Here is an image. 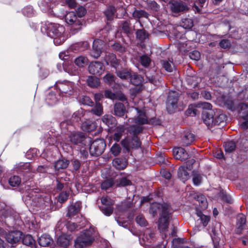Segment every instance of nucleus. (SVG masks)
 I'll list each match as a JSON object with an SVG mask.
<instances>
[{
    "label": "nucleus",
    "mask_w": 248,
    "mask_h": 248,
    "mask_svg": "<svg viewBox=\"0 0 248 248\" xmlns=\"http://www.w3.org/2000/svg\"><path fill=\"white\" fill-rule=\"evenodd\" d=\"M54 88L59 90L60 94L65 96L72 95L75 91V83L67 80L57 81Z\"/></svg>",
    "instance_id": "4"
},
{
    "label": "nucleus",
    "mask_w": 248,
    "mask_h": 248,
    "mask_svg": "<svg viewBox=\"0 0 248 248\" xmlns=\"http://www.w3.org/2000/svg\"><path fill=\"white\" fill-rule=\"evenodd\" d=\"M38 5L41 10L46 12L51 8V2L50 0H40Z\"/></svg>",
    "instance_id": "42"
},
{
    "label": "nucleus",
    "mask_w": 248,
    "mask_h": 248,
    "mask_svg": "<svg viewBox=\"0 0 248 248\" xmlns=\"http://www.w3.org/2000/svg\"><path fill=\"white\" fill-rule=\"evenodd\" d=\"M125 128L124 126H118L116 128V131L114 134V140L116 141H119L123 135V133L124 132Z\"/></svg>",
    "instance_id": "48"
},
{
    "label": "nucleus",
    "mask_w": 248,
    "mask_h": 248,
    "mask_svg": "<svg viewBox=\"0 0 248 248\" xmlns=\"http://www.w3.org/2000/svg\"><path fill=\"white\" fill-rule=\"evenodd\" d=\"M70 141L75 145L83 144L86 139L85 134L81 132L73 131L69 136Z\"/></svg>",
    "instance_id": "13"
},
{
    "label": "nucleus",
    "mask_w": 248,
    "mask_h": 248,
    "mask_svg": "<svg viewBox=\"0 0 248 248\" xmlns=\"http://www.w3.org/2000/svg\"><path fill=\"white\" fill-rule=\"evenodd\" d=\"M161 63L162 67L166 71L168 72H171L173 71L174 65L172 61L163 60L161 61Z\"/></svg>",
    "instance_id": "39"
},
{
    "label": "nucleus",
    "mask_w": 248,
    "mask_h": 248,
    "mask_svg": "<svg viewBox=\"0 0 248 248\" xmlns=\"http://www.w3.org/2000/svg\"><path fill=\"white\" fill-rule=\"evenodd\" d=\"M102 205L99 207L102 212L107 216H110L113 212L114 201L109 197H102L101 198Z\"/></svg>",
    "instance_id": "9"
},
{
    "label": "nucleus",
    "mask_w": 248,
    "mask_h": 248,
    "mask_svg": "<svg viewBox=\"0 0 248 248\" xmlns=\"http://www.w3.org/2000/svg\"><path fill=\"white\" fill-rule=\"evenodd\" d=\"M194 140V135L189 132H185L184 135L182 138V142L184 145L188 146L191 144Z\"/></svg>",
    "instance_id": "33"
},
{
    "label": "nucleus",
    "mask_w": 248,
    "mask_h": 248,
    "mask_svg": "<svg viewBox=\"0 0 248 248\" xmlns=\"http://www.w3.org/2000/svg\"><path fill=\"white\" fill-rule=\"evenodd\" d=\"M137 112V117L136 118H129L128 120L127 124L135 123L138 124H153V118H150L145 113L144 110H140L135 108Z\"/></svg>",
    "instance_id": "6"
},
{
    "label": "nucleus",
    "mask_w": 248,
    "mask_h": 248,
    "mask_svg": "<svg viewBox=\"0 0 248 248\" xmlns=\"http://www.w3.org/2000/svg\"><path fill=\"white\" fill-rule=\"evenodd\" d=\"M72 238L71 235L62 234L58 237L57 244L63 248H67L71 242Z\"/></svg>",
    "instance_id": "17"
},
{
    "label": "nucleus",
    "mask_w": 248,
    "mask_h": 248,
    "mask_svg": "<svg viewBox=\"0 0 248 248\" xmlns=\"http://www.w3.org/2000/svg\"><path fill=\"white\" fill-rule=\"evenodd\" d=\"M60 127L62 133L70 134L74 129L75 126L71 120L62 121L60 124Z\"/></svg>",
    "instance_id": "18"
},
{
    "label": "nucleus",
    "mask_w": 248,
    "mask_h": 248,
    "mask_svg": "<svg viewBox=\"0 0 248 248\" xmlns=\"http://www.w3.org/2000/svg\"><path fill=\"white\" fill-rule=\"evenodd\" d=\"M193 182L194 185L199 186L202 181V175L196 171H192Z\"/></svg>",
    "instance_id": "45"
},
{
    "label": "nucleus",
    "mask_w": 248,
    "mask_h": 248,
    "mask_svg": "<svg viewBox=\"0 0 248 248\" xmlns=\"http://www.w3.org/2000/svg\"><path fill=\"white\" fill-rule=\"evenodd\" d=\"M196 108H202V109H211L212 106L208 102H199L194 105Z\"/></svg>",
    "instance_id": "56"
},
{
    "label": "nucleus",
    "mask_w": 248,
    "mask_h": 248,
    "mask_svg": "<svg viewBox=\"0 0 248 248\" xmlns=\"http://www.w3.org/2000/svg\"><path fill=\"white\" fill-rule=\"evenodd\" d=\"M46 100L49 105H53L58 101L59 99L54 93L51 92L48 94Z\"/></svg>",
    "instance_id": "52"
},
{
    "label": "nucleus",
    "mask_w": 248,
    "mask_h": 248,
    "mask_svg": "<svg viewBox=\"0 0 248 248\" xmlns=\"http://www.w3.org/2000/svg\"><path fill=\"white\" fill-rule=\"evenodd\" d=\"M136 34V37L140 41H143L148 37V33L144 30H138Z\"/></svg>",
    "instance_id": "51"
},
{
    "label": "nucleus",
    "mask_w": 248,
    "mask_h": 248,
    "mask_svg": "<svg viewBox=\"0 0 248 248\" xmlns=\"http://www.w3.org/2000/svg\"><path fill=\"white\" fill-rule=\"evenodd\" d=\"M219 46L223 48H229L231 46V43L228 39H223L219 43Z\"/></svg>",
    "instance_id": "62"
},
{
    "label": "nucleus",
    "mask_w": 248,
    "mask_h": 248,
    "mask_svg": "<svg viewBox=\"0 0 248 248\" xmlns=\"http://www.w3.org/2000/svg\"><path fill=\"white\" fill-rule=\"evenodd\" d=\"M195 199L198 202L199 206L202 210L205 209L207 208L208 203L204 195L202 194L197 195Z\"/></svg>",
    "instance_id": "35"
},
{
    "label": "nucleus",
    "mask_w": 248,
    "mask_h": 248,
    "mask_svg": "<svg viewBox=\"0 0 248 248\" xmlns=\"http://www.w3.org/2000/svg\"><path fill=\"white\" fill-rule=\"evenodd\" d=\"M66 22L72 25L70 31L72 34H75L80 30L82 27V21L80 19H77V16L74 12H69L65 16Z\"/></svg>",
    "instance_id": "5"
},
{
    "label": "nucleus",
    "mask_w": 248,
    "mask_h": 248,
    "mask_svg": "<svg viewBox=\"0 0 248 248\" xmlns=\"http://www.w3.org/2000/svg\"><path fill=\"white\" fill-rule=\"evenodd\" d=\"M103 79L105 82L110 84L115 81V77L113 74L109 73L104 77Z\"/></svg>",
    "instance_id": "58"
},
{
    "label": "nucleus",
    "mask_w": 248,
    "mask_h": 248,
    "mask_svg": "<svg viewBox=\"0 0 248 248\" xmlns=\"http://www.w3.org/2000/svg\"><path fill=\"white\" fill-rule=\"evenodd\" d=\"M106 144L103 139H96L91 144L90 153L92 156H99L102 155L105 150Z\"/></svg>",
    "instance_id": "8"
},
{
    "label": "nucleus",
    "mask_w": 248,
    "mask_h": 248,
    "mask_svg": "<svg viewBox=\"0 0 248 248\" xmlns=\"http://www.w3.org/2000/svg\"><path fill=\"white\" fill-rule=\"evenodd\" d=\"M53 240L50 236L46 234H43L38 239L39 244L42 247H48L53 243Z\"/></svg>",
    "instance_id": "24"
},
{
    "label": "nucleus",
    "mask_w": 248,
    "mask_h": 248,
    "mask_svg": "<svg viewBox=\"0 0 248 248\" xmlns=\"http://www.w3.org/2000/svg\"><path fill=\"white\" fill-rule=\"evenodd\" d=\"M189 58L195 61H198L201 57L200 53L197 50H194L189 53Z\"/></svg>",
    "instance_id": "63"
},
{
    "label": "nucleus",
    "mask_w": 248,
    "mask_h": 248,
    "mask_svg": "<svg viewBox=\"0 0 248 248\" xmlns=\"http://www.w3.org/2000/svg\"><path fill=\"white\" fill-rule=\"evenodd\" d=\"M143 127L142 126L137 125H131L128 128L127 131L132 136H138V135L142 132Z\"/></svg>",
    "instance_id": "34"
},
{
    "label": "nucleus",
    "mask_w": 248,
    "mask_h": 248,
    "mask_svg": "<svg viewBox=\"0 0 248 248\" xmlns=\"http://www.w3.org/2000/svg\"><path fill=\"white\" fill-rule=\"evenodd\" d=\"M69 194L70 193L68 191H62L61 192L58 196V201L60 203H63L68 200Z\"/></svg>",
    "instance_id": "54"
},
{
    "label": "nucleus",
    "mask_w": 248,
    "mask_h": 248,
    "mask_svg": "<svg viewBox=\"0 0 248 248\" xmlns=\"http://www.w3.org/2000/svg\"><path fill=\"white\" fill-rule=\"evenodd\" d=\"M88 61V59L87 57L80 56L75 59L74 62L78 67H82L87 63Z\"/></svg>",
    "instance_id": "43"
},
{
    "label": "nucleus",
    "mask_w": 248,
    "mask_h": 248,
    "mask_svg": "<svg viewBox=\"0 0 248 248\" xmlns=\"http://www.w3.org/2000/svg\"><path fill=\"white\" fill-rule=\"evenodd\" d=\"M86 82L87 85L92 88H97L100 84L99 79L96 77L93 76L88 77Z\"/></svg>",
    "instance_id": "36"
},
{
    "label": "nucleus",
    "mask_w": 248,
    "mask_h": 248,
    "mask_svg": "<svg viewBox=\"0 0 248 248\" xmlns=\"http://www.w3.org/2000/svg\"><path fill=\"white\" fill-rule=\"evenodd\" d=\"M81 127L83 131L89 132L94 130L96 128V124L95 122L86 120L82 123Z\"/></svg>",
    "instance_id": "27"
},
{
    "label": "nucleus",
    "mask_w": 248,
    "mask_h": 248,
    "mask_svg": "<svg viewBox=\"0 0 248 248\" xmlns=\"http://www.w3.org/2000/svg\"><path fill=\"white\" fill-rule=\"evenodd\" d=\"M104 60L107 65L110 66L117 69L119 68L120 60H118L116 56L113 53H108L104 57Z\"/></svg>",
    "instance_id": "16"
},
{
    "label": "nucleus",
    "mask_w": 248,
    "mask_h": 248,
    "mask_svg": "<svg viewBox=\"0 0 248 248\" xmlns=\"http://www.w3.org/2000/svg\"><path fill=\"white\" fill-rule=\"evenodd\" d=\"M121 144L128 151L131 149L140 147L141 142L138 136H132L131 139L125 138L121 141Z\"/></svg>",
    "instance_id": "10"
},
{
    "label": "nucleus",
    "mask_w": 248,
    "mask_h": 248,
    "mask_svg": "<svg viewBox=\"0 0 248 248\" xmlns=\"http://www.w3.org/2000/svg\"><path fill=\"white\" fill-rule=\"evenodd\" d=\"M116 12V10L114 6H108L104 12V14L107 20L110 21L113 20L114 17L115 13Z\"/></svg>",
    "instance_id": "37"
},
{
    "label": "nucleus",
    "mask_w": 248,
    "mask_h": 248,
    "mask_svg": "<svg viewBox=\"0 0 248 248\" xmlns=\"http://www.w3.org/2000/svg\"><path fill=\"white\" fill-rule=\"evenodd\" d=\"M103 42L100 40H95L93 44V50L91 52V56L95 59L100 57L102 53V45Z\"/></svg>",
    "instance_id": "15"
},
{
    "label": "nucleus",
    "mask_w": 248,
    "mask_h": 248,
    "mask_svg": "<svg viewBox=\"0 0 248 248\" xmlns=\"http://www.w3.org/2000/svg\"><path fill=\"white\" fill-rule=\"evenodd\" d=\"M17 171L28 172L31 171L30 164L29 163H20L17 166Z\"/></svg>",
    "instance_id": "46"
},
{
    "label": "nucleus",
    "mask_w": 248,
    "mask_h": 248,
    "mask_svg": "<svg viewBox=\"0 0 248 248\" xmlns=\"http://www.w3.org/2000/svg\"><path fill=\"white\" fill-rule=\"evenodd\" d=\"M115 73L117 76L122 79L127 80L131 77V71L127 69L119 70V68L115 69Z\"/></svg>",
    "instance_id": "25"
},
{
    "label": "nucleus",
    "mask_w": 248,
    "mask_h": 248,
    "mask_svg": "<svg viewBox=\"0 0 248 248\" xmlns=\"http://www.w3.org/2000/svg\"><path fill=\"white\" fill-rule=\"evenodd\" d=\"M130 25L131 24L129 20H122L119 24V30L122 32L128 35L132 33Z\"/></svg>",
    "instance_id": "22"
},
{
    "label": "nucleus",
    "mask_w": 248,
    "mask_h": 248,
    "mask_svg": "<svg viewBox=\"0 0 248 248\" xmlns=\"http://www.w3.org/2000/svg\"><path fill=\"white\" fill-rule=\"evenodd\" d=\"M121 150V149L120 145L117 144H114L110 149L111 152L115 156L120 154Z\"/></svg>",
    "instance_id": "64"
},
{
    "label": "nucleus",
    "mask_w": 248,
    "mask_h": 248,
    "mask_svg": "<svg viewBox=\"0 0 248 248\" xmlns=\"http://www.w3.org/2000/svg\"><path fill=\"white\" fill-rule=\"evenodd\" d=\"M22 235V233L19 231H11L5 234V238L8 243L14 244L20 241Z\"/></svg>",
    "instance_id": "14"
},
{
    "label": "nucleus",
    "mask_w": 248,
    "mask_h": 248,
    "mask_svg": "<svg viewBox=\"0 0 248 248\" xmlns=\"http://www.w3.org/2000/svg\"><path fill=\"white\" fill-rule=\"evenodd\" d=\"M80 102L83 105L92 106L93 102L92 99L88 96H82L80 98Z\"/></svg>",
    "instance_id": "57"
},
{
    "label": "nucleus",
    "mask_w": 248,
    "mask_h": 248,
    "mask_svg": "<svg viewBox=\"0 0 248 248\" xmlns=\"http://www.w3.org/2000/svg\"><path fill=\"white\" fill-rule=\"evenodd\" d=\"M214 125H218L222 123H224L226 119V115L222 113L220 110H217L216 112H214Z\"/></svg>",
    "instance_id": "28"
},
{
    "label": "nucleus",
    "mask_w": 248,
    "mask_h": 248,
    "mask_svg": "<svg viewBox=\"0 0 248 248\" xmlns=\"http://www.w3.org/2000/svg\"><path fill=\"white\" fill-rule=\"evenodd\" d=\"M224 147L226 152L231 153L235 150L236 147V143L232 140L227 141L224 142Z\"/></svg>",
    "instance_id": "41"
},
{
    "label": "nucleus",
    "mask_w": 248,
    "mask_h": 248,
    "mask_svg": "<svg viewBox=\"0 0 248 248\" xmlns=\"http://www.w3.org/2000/svg\"><path fill=\"white\" fill-rule=\"evenodd\" d=\"M160 212V217L158 221V228L161 232H165L167 230L169 219L170 217V205L167 203H153L150 205L149 212L154 217Z\"/></svg>",
    "instance_id": "1"
},
{
    "label": "nucleus",
    "mask_w": 248,
    "mask_h": 248,
    "mask_svg": "<svg viewBox=\"0 0 248 248\" xmlns=\"http://www.w3.org/2000/svg\"><path fill=\"white\" fill-rule=\"evenodd\" d=\"M93 228H90L81 232L75 240L76 248H84L91 246L94 240L93 236Z\"/></svg>",
    "instance_id": "3"
},
{
    "label": "nucleus",
    "mask_w": 248,
    "mask_h": 248,
    "mask_svg": "<svg viewBox=\"0 0 248 248\" xmlns=\"http://www.w3.org/2000/svg\"><path fill=\"white\" fill-rule=\"evenodd\" d=\"M91 112L97 116H101L103 113L102 105L99 102H96L95 106L91 109Z\"/></svg>",
    "instance_id": "44"
},
{
    "label": "nucleus",
    "mask_w": 248,
    "mask_h": 248,
    "mask_svg": "<svg viewBox=\"0 0 248 248\" xmlns=\"http://www.w3.org/2000/svg\"><path fill=\"white\" fill-rule=\"evenodd\" d=\"M69 161L65 158L59 159L54 163L55 170H59L66 169L69 165Z\"/></svg>",
    "instance_id": "29"
},
{
    "label": "nucleus",
    "mask_w": 248,
    "mask_h": 248,
    "mask_svg": "<svg viewBox=\"0 0 248 248\" xmlns=\"http://www.w3.org/2000/svg\"><path fill=\"white\" fill-rule=\"evenodd\" d=\"M22 243L24 245L32 247L35 244V240L31 235L28 234L23 237Z\"/></svg>",
    "instance_id": "47"
},
{
    "label": "nucleus",
    "mask_w": 248,
    "mask_h": 248,
    "mask_svg": "<svg viewBox=\"0 0 248 248\" xmlns=\"http://www.w3.org/2000/svg\"><path fill=\"white\" fill-rule=\"evenodd\" d=\"M131 83L136 86L140 85L143 81V78L136 73H132L131 77L130 78Z\"/></svg>",
    "instance_id": "38"
},
{
    "label": "nucleus",
    "mask_w": 248,
    "mask_h": 248,
    "mask_svg": "<svg viewBox=\"0 0 248 248\" xmlns=\"http://www.w3.org/2000/svg\"><path fill=\"white\" fill-rule=\"evenodd\" d=\"M219 196L221 200L225 202L228 203H231L232 202V199L230 196L227 195L226 193H224L223 191L220 192Z\"/></svg>",
    "instance_id": "61"
},
{
    "label": "nucleus",
    "mask_w": 248,
    "mask_h": 248,
    "mask_svg": "<svg viewBox=\"0 0 248 248\" xmlns=\"http://www.w3.org/2000/svg\"><path fill=\"white\" fill-rule=\"evenodd\" d=\"M116 181L114 180L112 178H110L107 179L103 182L101 184V187L102 189L107 190L113 186H116Z\"/></svg>",
    "instance_id": "40"
},
{
    "label": "nucleus",
    "mask_w": 248,
    "mask_h": 248,
    "mask_svg": "<svg viewBox=\"0 0 248 248\" xmlns=\"http://www.w3.org/2000/svg\"><path fill=\"white\" fill-rule=\"evenodd\" d=\"M116 181V186H129L131 184V181L127 179L126 178H123L120 179L119 181L117 180Z\"/></svg>",
    "instance_id": "55"
},
{
    "label": "nucleus",
    "mask_w": 248,
    "mask_h": 248,
    "mask_svg": "<svg viewBox=\"0 0 248 248\" xmlns=\"http://www.w3.org/2000/svg\"><path fill=\"white\" fill-rule=\"evenodd\" d=\"M170 11L174 13H179L188 10L187 5L180 0H171L168 3Z\"/></svg>",
    "instance_id": "12"
},
{
    "label": "nucleus",
    "mask_w": 248,
    "mask_h": 248,
    "mask_svg": "<svg viewBox=\"0 0 248 248\" xmlns=\"http://www.w3.org/2000/svg\"><path fill=\"white\" fill-rule=\"evenodd\" d=\"M8 182L11 186H18L21 183V179L19 176L14 175L9 178Z\"/></svg>",
    "instance_id": "49"
},
{
    "label": "nucleus",
    "mask_w": 248,
    "mask_h": 248,
    "mask_svg": "<svg viewBox=\"0 0 248 248\" xmlns=\"http://www.w3.org/2000/svg\"><path fill=\"white\" fill-rule=\"evenodd\" d=\"M181 26L185 29H190L193 26V21L188 18L183 19L182 20Z\"/></svg>",
    "instance_id": "53"
},
{
    "label": "nucleus",
    "mask_w": 248,
    "mask_h": 248,
    "mask_svg": "<svg viewBox=\"0 0 248 248\" xmlns=\"http://www.w3.org/2000/svg\"><path fill=\"white\" fill-rule=\"evenodd\" d=\"M105 70L104 64L99 61H93L90 63L88 66L89 73L92 75L101 76Z\"/></svg>",
    "instance_id": "11"
},
{
    "label": "nucleus",
    "mask_w": 248,
    "mask_h": 248,
    "mask_svg": "<svg viewBox=\"0 0 248 248\" xmlns=\"http://www.w3.org/2000/svg\"><path fill=\"white\" fill-rule=\"evenodd\" d=\"M179 97V93H178L172 91L169 93L166 103V108L170 113L174 112L178 105H180L178 102Z\"/></svg>",
    "instance_id": "7"
},
{
    "label": "nucleus",
    "mask_w": 248,
    "mask_h": 248,
    "mask_svg": "<svg viewBox=\"0 0 248 248\" xmlns=\"http://www.w3.org/2000/svg\"><path fill=\"white\" fill-rule=\"evenodd\" d=\"M112 163L113 166L119 170L124 169L127 165V162L124 158H116L112 161Z\"/></svg>",
    "instance_id": "31"
},
{
    "label": "nucleus",
    "mask_w": 248,
    "mask_h": 248,
    "mask_svg": "<svg viewBox=\"0 0 248 248\" xmlns=\"http://www.w3.org/2000/svg\"><path fill=\"white\" fill-rule=\"evenodd\" d=\"M102 121L108 127L112 128L117 124L115 118L110 114H105L102 117Z\"/></svg>",
    "instance_id": "23"
},
{
    "label": "nucleus",
    "mask_w": 248,
    "mask_h": 248,
    "mask_svg": "<svg viewBox=\"0 0 248 248\" xmlns=\"http://www.w3.org/2000/svg\"><path fill=\"white\" fill-rule=\"evenodd\" d=\"M173 154L176 159L185 160L189 157V155L182 147H176L173 149Z\"/></svg>",
    "instance_id": "20"
},
{
    "label": "nucleus",
    "mask_w": 248,
    "mask_h": 248,
    "mask_svg": "<svg viewBox=\"0 0 248 248\" xmlns=\"http://www.w3.org/2000/svg\"><path fill=\"white\" fill-rule=\"evenodd\" d=\"M187 170H188L187 166H181L178 170V176L183 182H185L189 178Z\"/></svg>",
    "instance_id": "26"
},
{
    "label": "nucleus",
    "mask_w": 248,
    "mask_h": 248,
    "mask_svg": "<svg viewBox=\"0 0 248 248\" xmlns=\"http://www.w3.org/2000/svg\"><path fill=\"white\" fill-rule=\"evenodd\" d=\"M41 32L46 34L52 38L55 45L58 46L62 44L66 38L63 35L65 31L64 27L60 24L53 23H45L41 28Z\"/></svg>",
    "instance_id": "2"
},
{
    "label": "nucleus",
    "mask_w": 248,
    "mask_h": 248,
    "mask_svg": "<svg viewBox=\"0 0 248 248\" xmlns=\"http://www.w3.org/2000/svg\"><path fill=\"white\" fill-rule=\"evenodd\" d=\"M214 112L213 111H210L205 112L202 115V119L204 123L207 126L212 127L214 125Z\"/></svg>",
    "instance_id": "21"
},
{
    "label": "nucleus",
    "mask_w": 248,
    "mask_h": 248,
    "mask_svg": "<svg viewBox=\"0 0 248 248\" xmlns=\"http://www.w3.org/2000/svg\"><path fill=\"white\" fill-rule=\"evenodd\" d=\"M246 218L243 214H239L237 217L236 227L235 232L237 234L241 233L242 231L246 229Z\"/></svg>",
    "instance_id": "19"
},
{
    "label": "nucleus",
    "mask_w": 248,
    "mask_h": 248,
    "mask_svg": "<svg viewBox=\"0 0 248 248\" xmlns=\"http://www.w3.org/2000/svg\"><path fill=\"white\" fill-rule=\"evenodd\" d=\"M114 114L119 117L124 116L126 112L124 105L122 103H117L114 107Z\"/></svg>",
    "instance_id": "30"
},
{
    "label": "nucleus",
    "mask_w": 248,
    "mask_h": 248,
    "mask_svg": "<svg viewBox=\"0 0 248 248\" xmlns=\"http://www.w3.org/2000/svg\"><path fill=\"white\" fill-rule=\"evenodd\" d=\"M136 221L137 224L142 227L146 226L147 224V221L141 215H140L136 217Z\"/></svg>",
    "instance_id": "59"
},
{
    "label": "nucleus",
    "mask_w": 248,
    "mask_h": 248,
    "mask_svg": "<svg viewBox=\"0 0 248 248\" xmlns=\"http://www.w3.org/2000/svg\"><path fill=\"white\" fill-rule=\"evenodd\" d=\"M140 60L141 64L145 68L148 67L151 62V59L146 55L140 56Z\"/></svg>",
    "instance_id": "50"
},
{
    "label": "nucleus",
    "mask_w": 248,
    "mask_h": 248,
    "mask_svg": "<svg viewBox=\"0 0 248 248\" xmlns=\"http://www.w3.org/2000/svg\"><path fill=\"white\" fill-rule=\"evenodd\" d=\"M80 207L81 205L79 203L71 205L68 208L67 216L69 217H74L80 211Z\"/></svg>",
    "instance_id": "32"
},
{
    "label": "nucleus",
    "mask_w": 248,
    "mask_h": 248,
    "mask_svg": "<svg viewBox=\"0 0 248 248\" xmlns=\"http://www.w3.org/2000/svg\"><path fill=\"white\" fill-rule=\"evenodd\" d=\"M83 116L82 110H78L74 112L72 115V119L74 121L78 122L81 120V117Z\"/></svg>",
    "instance_id": "60"
}]
</instances>
